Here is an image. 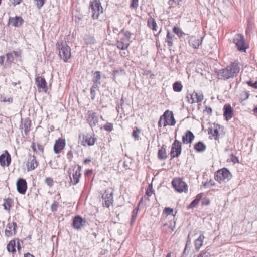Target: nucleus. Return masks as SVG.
Segmentation results:
<instances>
[{
    "label": "nucleus",
    "mask_w": 257,
    "mask_h": 257,
    "mask_svg": "<svg viewBox=\"0 0 257 257\" xmlns=\"http://www.w3.org/2000/svg\"><path fill=\"white\" fill-rule=\"evenodd\" d=\"M239 63L236 62H231L230 65L225 68L218 70L217 76L219 79L226 80L233 78L240 71Z\"/></svg>",
    "instance_id": "1"
},
{
    "label": "nucleus",
    "mask_w": 257,
    "mask_h": 257,
    "mask_svg": "<svg viewBox=\"0 0 257 257\" xmlns=\"http://www.w3.org/2000/svg\"><path fill=\"white\" fill-rule=\"evenodd\" d=\"M16 246L15 240H11L7 246V250L12 253L16 252L15 247Z\"/></svg>",
    "instance_id": "34"
},
{
    "label": "nucleus",
    "mask_w": 257,
    "mask_h": 257,
    "mask_svg": "<svg viewBox=\"0 0 257 257\" xmlns=\"http://www.w3.org/2000/svg\"><path fill=\"white\" fill-rule=\"evenodd\" d=\"M31 125V121L29 119L25 120L24 124V132L27 134L30 131V128Z\"/></svg>",
    "instance_id": "42"
},
{
    "label": "nucleus",
    "mask_w": 257,
    "mask_h": 257,
    "mask_svg": "<svg viewBox=\"0 0 257 257\" xmlns=\"http://www.w3.org/2000/svg\"><path fill=\"white\" fill-rule=\"evenodd\" d=\"M58 203L56 201H54L51 206V210L52 212H55L57 210Z\"/></svg>",
    "instance_id": "51"
},
{
    "label": "nucleus",
    "mask_w": 257,
    "mask_h": 257,
    "mask_svg": "<svg viewBox=\"0 0 257 257\" xmlns=\"http://www.w3.org/2000/svg\"><path fill=\"white\" fill-rule=\"evenodd\" d=\"M96 141V138L92 137L90 135H86L83 137V141L82 142V145L83 146H92L93 145Z\"/></svg>",
    "instance_id": "22"
},
{
    "label": "nucleus",
    "mask_w": 257,
    "mask_h": 257,
    "mask_svg": "<svg viewBox=\"0 0 257 257\" xmlns=\"http://www.w3.org/2000/svg\"><path fill=\"white\" fill-rule=\"evenodd\" d=\"M232 177V174L226 168H223L218 170L215 174V179L219 183L227 182L230 180Z\"/></svg>",
    "instance_id": "3"
},
{
    "label": "nucleus",
    "mask_w": 257,
    "mask_h": 257,
    "mask_svg": "<svg viewBox=\"0 0 257 257\" xmlns=\"http://www.w3.org/2000/svg\"><path fill=\"white\" fill-rule=\"evenodd\" d=\"M141 134V130L137 127L133 128L132 133V136L135 141H139L141 140L140 134Z\"/></svg>",
    "instance_id": "33"
},
{
    "label": "nucleus",
    "mask_w": 257,
    "mask_h": 257,
    "mask_svg": "<svg viewBox=\"0 0 257 257\" xmlns=\"http://www.w3.org/2000/svg\"><path fill=\"white\" fill-rule=\"evenodd\" d=\"M143 199V198L142 197L141 198V200L140 201L137 207L133 210V211L132 212V220H131L132 223H133L136 219V218L137 215L138 211L139 210V206L140 205L141 203H142Z\"/></svg>",
    "instance_id": "40"
},
{
    "label": "nucleus",
    "mask_w": 257,
    "mask_h": 257,
    "mask_svg": "<svg viewBox=\"0 0 257 257\" xmlns=\"http://www.w3.org/2000/svg\"><path fill=\"white\" fill-rule=\"evenodd\" d=\"M163 124V115H162L160 118V119L159 120V122H158V126L159 127H161L162 126V125Z\"/></svg>",
    "instance_id": "63"
},
{
    "label": "nucleus",
    "mask_w": 257,
    "mask_h": 257,
    "mask_svg": "<svg viewBox=\"0 0 257 257\" xmlns=\"http://www.w3.org/2000/svg\"><path fill=\"white\" fill-rule=\"evenodd\" d=\"M66 145V142L64 139L59 138L56 140L54 145V151L55 154H58L63 149Z\"/></svg>",
    "instance_id": "15"
},
{
    "label": "nucleus",
    "mask_w": 257,
    "mask_h": 257,
    "mask_svg": "<svg viewBox=\"0 0 257 257\" xmlns=\"http://www.w3.org/2000/svg\"><path fill=\"white\" fill-rule=\"evenodd\" d=\"M204 239V236L203 234H201L199 235L198 238L195 240V249L197 250H198L200 247L202 246L203 239Z\"/></svg>",
    "instance_id": "31"
},
{
    "label": "nucleus",
    "mask_w": 257,
    "mask_h": 257,
    "mask_svg": "<svg viewBox=\"0 0 257 257\" xmlns=\"http://www.w3.org/2000/svg\"><path fill=\"white\" fill-rule=\"evenodd\" d=\"M201 254L202 255V256H203V257H210V253L209 252H204L201 253Z\"/></svg>",
    "instance_id": "64"
},
{
    "label": "nucleus",
    "mask_w": 257,
    "mask_h": 257,
    "mask_svg": "<svg viewBox=\"0 0 257 257\" xmlns=\"http://www.w3.org/2000/svg\"><path fill=\"white\" fill-rule=\"evenodd\" d=\"M131 6L133 8H137L138 6V0H132Z\"/></svg>",
    "instance_id": "56"
},
{
    "label": "nucleus",
    "mask_w": 257,
    "mask_h": 257,
    "mask_svg": "<svg viewBox=\"0 0 257 257\" xmlns=\"http://www.w3.org/2000/svg\"><path fill=\"white\" fill-rule=\"evenodd\" d=\"M16 227H17V223L16 222L9 223L7 224V228L5 230L6 236H10L12 235V232L11 231L12 229L14 231V233L16 234Z\"/></svg>",
    "instance_id": "23"
},
{
    "label": "nucleus",
    "mask_w": 257,
    "mask_h": 257,
    "mask_svg": "<svg viewBox=\"0 0 257 257\" xmlns=\"http://www.w3.org/2000/svg\"><path fill=\"white\" fill-rule=\"evenodd\" d=\"M98 88V87H97L93 86H92L91 87V88L90 89V95H91V98L92 100L95 99V98L96 97V90H98V89H97Z\"/></svg>",
    "instance_id": "45"
},
{
    "label": "nucleus",
    "mask_w": 257,
    "mask_h": 257,
    "mask_svg": "<svg viewBox=\"0 0 257 257\" xmlns=\"http://www.w3.org/2000/svg\"><path fill=\"white\" fill-rule=\"evenodd\" d=\"M11 158L8 151H5V154L0 156V165L2 166H8L11 163Z\"/></svg>",
    "instance_id": "17"
},
{
    "label": "nucleus",
    "mask_w": 257,
    "mask_h": 257,
    "mask_svg": "<svg viewBox=\"0 0 257 257\" xmlns=\"http://www.w3.org/2000/svg\"><path fill=\"white\" fill-rule=\"evenodd\" d=\"M90 7L92 10L93 19H98L99 15L103 13V8L99 0H91Z\"/></svg>",
    "instance_id": "5"
},
{
    "label": "nucleus",
    "mask_w": 257,
    "mask_h": 257,
    "mask_svg": "<svg viewBox=\"0 0 257 257\" xmlns=\"http://www.w3.org/2000/svg\"><path fill=\"white\" fill-rule=\"evenodd\" d=\"M17 244H16L18 250L20 251L21 249V245L23 243V242L22 240H20L19 239H17Z\"/></svg>",
    "instance_id": "60"
},
{
    "label": "nucleus",
    "mask_w": 257,
    "mask_h": 257,
    "mask_svg": "<svg viewBox=\"0 0 257 257\" xmlns=\"http://www.w3.org/2000/svg\"><path fill=\"white\" fill-rule=\"evenodd\" d=\"M127 38L126 37L125 38L121 39V41H118L117 42V47L119 49H121L122 51H124L125 50H127L128 47V43L127 42ZM127 52H125L124 51H122L120 52V54L122 56L124 57L127 53L128 52V51L126 50Z\"/></svg>",
    "instance_id": "16"
},
{
    "label": "nucleus",
    "mask_w": 257,
    "mask_h": 257,
    "mask_svg": "<svg viewBox=\"0 0 257 257\" xmlns=\"http://www.w3.org/2000/svg\"><path fill=\"white\" fill-rule=\"evenodd\" d=\"M17 189L19 193L21 194H25L27 189V185L26 180L22 178H19L17 181Z\"/></svg>",
    "instance_id": "14"
},
{
    "label": "nucleus",
    "mask_w": 257,
    "mask_h": 257,
    "mask_svg": "<svg viewBox=\"0 0 257 257\" xmlns=\"http://www.w3.org/2000/svg\"><path fill=\"white\" fill-rule=\"evenodd\" d=\"M103 128L107 131L111 132L113 129V125L112 123L107 122L103 126Z\"/></svg>",
    "instance_id": "48"
},
{
    "label": "nucleus",
    "mask_w": 257,
    "mask_h": 257,
    "mask_svg": "<svg viewBox=\"0 0 257 257\" xmlns=\"http://www.w3.org/2000/svg\"><path fill=\"white\" fill-rule=\"evenodd\" d=\"M248 86H251L254 88H257V81L253 83L251 81H249L247 82Z\"/></svg>",
    "instance_id": "58"
},
{
    "label": "nucleus",
    "mask_w": 257,
    "mask_h": 257,
    "mask_svg": "<svg viewBox=\"0 0 257 257\" xmlns=\"http://www.w3.org/2000/svg\"><path fill=\"white\" fill-rule=\"evenodd\" d=\"M45 182L49 187H52L53 185L54 181L50 177L46 178Z\"/></svg>",
    "instance_id": "50"
},
{
    "label": "nucleus",
    "mask_w": 257,
    "mask_h": 257,
    "mask_svg": "<svg viewBox=\"0 0 257 257\" xmlns=\"http://www.w3.org/2000/svg\"><path fill=\"white\" fill-rule=\"evenodd\" d=\"M231 161L234 163H238L239 162V160L238 159V158L234 155L233 154H231Z\"/></svg>",
    "instance_id": "59"
},
{
    "label": "nucleus",
    "mask_w": 257,
    "mask_h": 257,
    "mask_svg": "<svg viewBox=\"0 0 257 257\" xmlns=\"http://www.w3.org/2000/svg\"><path fill=\"white\" fill-rule=\"evenodd\" d=\"M56 48L59 51V55L64 62H67L71 57V49L66 42L58 41L56 43Z\"/></svg>",
    "instance_id": "2"
},
{
    "label": "nucleus",
    "mask_w": 257,
    "mask_h": 257,
    "mask_svg": "<svg viewBox=\"0 0 257 257\" xmlns=\"http://www.w3.org/2000/svg\"><path fill=\"white\" fill-rule=\"evenodd\" d=\"M102 198L104 200L103 204L106 207H109L113 202V191L110 188L105 190L102 194Z\"/></svg>",
    "instance_id": "11"
},
{
    "label": "nucleus",
    "mask_w": 257,
    "mask_h": 257,
    "mask_svg": "<svg viewBox=\"0 0 257 257\" xmlns=\"http://www.w3.org/2000/svg\"><path fill=\"white\" fill-rule=\"evenodd\" d=\"M113 79L116 80L117 79L121 78L122 77L126 76L125 71L123 69L115 70L113 71L112 73Z\"/></svg>",
    "instance_id": "25"
},
{
    "label": "nucleus",
    "mask_w": 257,
    "mask_h": 257,
    "mask_svg": "<svg viewBox=\"0 0 257 257\" xmlns=\"http://www.w3.org/2000/svg\"><path fill=\"white\" fill-rule=\"evenodd\" d=\"M233 43L235 44L237 50L241 52H246L247 49L246 45L245 43L244 36L241 34L235 35Z\"/></svg>",
    "instance_id": "6"
},
{
    "label": "nucleus",
    "mask_w": 257,
    "mask_h": 257,
    "mask_svg": "<svg viewBox=\"0 0 257 257\" xmlns=\"http://www.w3.org/2000/svg\"><path fill=\"white\" fill-rule=\"evenodd\" d=\"M172 185L175 190L178 192L187 191V185L180 178H174L172 181Z\"/></svg>",
    "instance_id": "7"
},
{
    "label": "nucleus",
    "mask_w": 257,
    "mask_h": 257,
    "mask_svg": "<svg viewBox=\"0 0 257 257\" xmlns=\"http://www.w3.org/2000/svg\"><path fill=\"white\" fill-rule=\"evenodd\" d=\"M203 195V194L202 193H201L200 194H198L196 195V196L195 197V199L198 201V202H199L200 200H201V199L202 198V196Z\"/></svg>",
    "instance_id": "62"
},
{
    "label": "nucleus",
    "mask_w": 257,
    "mask_h": 257,
    "mask_svg": "<svg viewBox=\"0 0 257 257\" xmlns=\"http://www.w3.org/2000/svg\"><path fill=\"white\" fill-rule=\"evenodd\" d=\"M182 88L183 85L180 81H176L173 84V89L175 92H180Z\"/></svg>",
    "instance_id": "38"
},
{
    "label": "nucleus",
    "mask_w": 257,
    "mask_h": 257,
    "mask_svg": "<svg viewBox=\"0 0 257 257\" xmlns=\"http://www.w3.org/2000/svg\"><path fill=\"white\" fill-rule=\"evenodd\" d=\"M209 133H211L215 137V139H217V137L218 135H219V132L217 129L214 130L213 132H212V130H209L208 131Z\"/></svg>",
    "instance_id": "53"
},
{
    "label": "nucleus",
    "mask_w": 257,
    "mask_h": 257,
    "mask_svg": "<svg viewBox=\"0 0 257 257\" xmlns=\"http://www.w3.org/2000/svg\"><path fill=\"white\" fill-rule=\"evenodd\" d=\"M166 42L167 43L169 47H171L173 45V36L171 35L169 31H168L167 34V40Z\"/></svg>",
    "instance_id": "44"
},
{
    "label": "nucleus",
    "mask_w": 257,
    "mask_h": 257,
    "mask_svg": "<svg viewBox=\"0 0 257 257\" xmlns=\"http://www.w3.org/2000/svg\"><path fill=\"white\" fill-rule=\"evenodd\" d=\"M249 96V94L248 92H246V91H244L243 92V93L241 94V97L242 99H243L244 100H245V99H247L248 98Z\"/></svg>",
    "instance_id": "57"
},
{
    "label": "nucleus",
    "mask_w": 257,
    "mask_h": 257,
    "mask_svg": "<svg viewBox=\"0 0 257 257\" xmlns=\"http://www.w3.org/2000/svg\"><path fill=\"white\" fill-rule=\"evenodd\" d=\"M36 84L38 87L43 89H46V82L44 78L38 77L36 78Z\"/></svg>",
    "instance_id": "28"
},
{
    "label": "nucleus",
    "mask_w": 257,
    "mask_h": 257,
    "mask_svg": "<svg viewBox=\"0 0 257 257\" xmlns=\"http://www.w3.org/2000/svg\"><path fill=\"white\" fill-rule=\"evenodd\" d=\"M187 101L190 104L199 103L202 101L204 99L203 93L201 91L195 92L192 94H188L186 96Z\"/></svg>",
    "instance_id": "8"
},
{
    "label": "nucleus",
    "mask_w": 257,
    "mask_h": 257,
    "mask_svg": "<svg viewBox=\"0 0 257 257\" xmlns=\"http://www.w3.org/2000/svg\"><path fill=\"white\" fill-rule=\"evenodd\" d=\"M0 101L12 103L13 102V98L12 97H7L5 95H0Z\"/></svg>",
    "instance_id": "46"
},
{
    "label": "nucleus",
    "mask_w": 257,
    "mask_h": 257,
    "mask_svg": "<svg viewBox=\"0 0 257 257\" xmlns=\"http://www.w3.org/2000/svg\"><path fill=\"white\" fill-rule=\"evenodd\" d=\"M173 31L174 33L177 34L179 37H182L185 35V34L182 31V30L178 27H174L173 28Z\"/></svg>",
    "instance_id": "43"
},
{
    "label": "nucleus",
    "mask_w": 257,
    "mask_h": 257,
    "mask_svg": "<svg viewBox=\"0 0 257 257\" xmlns=\"http://www.w3.org/2000/svg\"><path fill=\"white\" fill-rule=\"evenodd\" d=\"M203 195V194L202 193H201L200 194H198L196 195V196L195 197V199L198 201V202H199L200 200H201V199L202 198V196Z\"/></svg>",
    "instance_id": "61"
},
{
    "label": "nucleus",
    "mask_w": 257,
    "mask_h": 257,
    "mask_svg": "<svg viewBox=\"0 0 257 257\" xmlns=\"http://www.w3.org/2000/svg\"><path fill=\"white\" fill-rule=\"evenodd\" d=\"M84 40L86 45H92L95 43V39L93 36L90 35H86L84 37Z\"/></svg>",
    "instance_id": "37"
},
{
    "label": "nucleus",
    "mask_w": 257,
    "mask_h": 257,
    "mask_svg": "<svg viewBox=\"0 0 257 257\" xmlns=\"http://www.w3.org/2000/svg\"><path fill=\"white\" fill-rule=\"evenodd\" d=\"M199 203L198 201H197L195 199L193 200L191 203L188 205V208H193L197 206V205Z\"/></svg>",
    "instance_id": "52"
},
{
    "label": "nucleus",
    "mask_w": 257,
    "mask_h": 257,
    "mask_svg": "<svg viewBox=\"0 0 257 257\" xmlns=\"http://www.w3.org/2000/svg\"><path fill=\"white\" fill-rule=\"evenodd\" d=\"M38 165V163L36 161V157L34 156L30 155L27 163L28 171L34 170L37 167Z\"/></svg>",
    "instance_id": "19"
},
{
    "label": "nucleus",
    "mask_w": 257,
    "mask_h": 257,
    "mask_svg": "<svg viewBox=\"0 0 257 257\" xmlns=\"http://www.w3.org/2000/svg\"><path fill=\"white\" fill-rule=\"evenodd\" d=\"M169 224H168L167 223H165L163 224L164 226H168V227L171 229V231H174L175 225H176V219L175 218V217H174V219H169Z\"/></svg>",
    "instance_id": "39"
},
{
    "label": "nucleus",
    "mask_w": 257,
    "mask_h": 257,
    "mask_svg": "<svg viewBox=\"0 0 257 257\" xmlns=\"http://www.w3.org/2000/svg\"><path fill=\"white\" fill-rule=\"evenodd\" d=\"M37 1V6L39 9H40L44 4L45 0H36Z\"/></svg>",
    "instance_id": "55"
},
{
    "label": "nucleus",
    "mask_w": 257,
    "mask_h": 257,
    "mask_svg": "<svg viewBox=\"0 0 257 257\" xmlns=\"http://www.w3.org/2000/svg\"><path fill=\"white\" fill-rule=\"evenodd\" d=\"M87 121L91 127L96 125L98 122V116L96 113L89 110L87 113Z\"/></svg>",
    "instance_id": "12"
},
{
    "label": "nucleus",
    "mask_w": 257,
    "mask_h": 257,
    "mask_svg": "<svg viewBox=\"0 0 257 257\" xmlns=\"http://www.w3.org/2000/svg\"><path fill=\"white\" fill-rule=\"evenodd\" d=\"M10 4L14 7L20 5L23 0H9Z\"/></svg>",
    "instance_id": "49"
},
{
    "label": "nucleus",
    "mask_w": 257,
    "mask_h": 257,
    "mask_svg": "<svg viewBox=\"0 0 257 257\" xmlns=\"http://www.w3.org/2000/svg\"><path fill=\"white\" fill-rule=\"evenodd\" d=\"M215 185V182L212 180H210L209 181H206L204 183H203V186L205 188H210L212 186Z\"/></svg>",
    "instance_id": "47"
},
{
    "label": "nucleus",
    "mask_w": 257,
    "mask_h": 257,
    "mask_svg": "<svg viewBox=\"0 0 257 257\" xmlns=\"http://www.w3.org/2000/svg\"><path fill=\"white\" fill-rule=\"evenodd\" d=\"M153 194H154V190L153 188L152 184H151L149 185L146 191V194L147 196V197L144 196V198L145 199V200H147L149 202L150 200L148 197L151 196Z\"/></svg>",
    "instance_id": "36"
},
{
    "label": "nucleus",
    "mask_w": 257,
    "mask_h": 257,
    "mask_svg": "<svg viewBox=\"0 0 257 257\" xmlns=\"http://www.w3.org/2000/svg\"><path fill=\"white\" fill-rule=\"evenodd\" d=\"M202 205H208L210 204V200L208 198H204L201 202Z\"/></svg>",
    "instance_id": "54"
},
{
    "label": "nucleus",
    "mask_w": 257,
    "mask_h": 257,
    "mask_svg": "<svg viewBox=\"0 0 257 257\" xmlns=\"http://www.w3.org/2000/svg\"><path fill=\"white\" fill-rule=\"evenodd\" d=\"M182 146L181 142L177 140H175L174 142L172 145L171 150L170 152V156L171 158L178 157L180 156L181 153Z\"/></svg>",
    "instance_id": "9"
},
{
    "label": "nucleus",
    "mask_w": 257,
    "mask_h": 257,
    "mask_svg": "<svg viewBox=\"0 0 257 257\" xmlns=\"http://www.w3.org/2000/svg\"><path fill=\"white\" fill-rule=\"evenodd\" d=\"M81 166L74 165L68 170V174L71 182L73 185H76L79 181V178L81 176Z\"/></svg>",
    "instance_id": "4"
},
{
    "label": "nucleus",
    "mask_w": 257,
    "mask_h": 257,
    "mask_svg": "<svg viewBox=\"0 0 257 257\" xmlns=\"http://www.w3.org/2000/svg\"><path fill=\"white\" fill-rule=\"evenodd\" d=\"M12 199L10 198L5 199L4 203L3 204L4 209L7 211H9L11 207L12 206Z\"/></svg>",
    "instance_id": "41"
},
{
    "label": "nucleus",
    "mask_w": 257,
    "mask_h": 257,
    "mask_svg": "<svg viewBox=\"0 0 257 257\" xmlns=\"http://www.w3.org/2000/svg\"><path fill=\"white\" fill-rule=\"evenodd\" d=\"M86 220L81 216L77 215L73 218V227L77 229H81L86 224Z\"/></svg>",
    "instance_id": "13"
},
{
    "label": "nucleus",
    "mask_w": 257,
    "mask_h": 257,
    "mask_svg": "<svg viewBox=\"0 0 257 257\" xmlns=\"http://www.w3.org/2000/svg\"><path fill=\"white\" fill-rule=\"evenodd\" d=\"M166 146L163 145L161 148L159 150L158 153V157L160 160H165L167 158V156L166 151Z\"/></svg>",
    "instance_id": "29"
},
{
    "label": "nucleus",
    "mask_w": 257,
    "mask_h": 257,
    "mask_svg": "<svg viewBox=\"0 0 257 257\" xmlns=\"http://www.w3.org/2000/svg\"><path fill=\"white\" fill-rule=\"evenodd\" d=\"M23 22L22 18L19 16L10 17L9 19V25L16 27L21 26L23 24Z\"/></svg>",
    "instance_id": "18"
},
{
    "label": "nucleus",
    "mask_w": 257,
    "mask_h": 257,
    "mask_svg": "<svg viewBox=\"0 0 257 257\" xmlns=\"http://www.w3.org/2000/svg\"><path fill=\"white\" fill-rule=\"evenodd\" d=\"M147 25L153 31H156L157 30V25L154 18L152 17H150L149 18H148L147 21Z\"/></svg>",
    "instance_id": "30"
},
{
    "label": "nucleus",
    "mask_w": 257,
    "mask_h": 257,
    "mask_svg": "<svg viewBox=\"0 0 257 257\" xmlns=\"http://www.w3.org/2000/svg\"><path fill=\"white\" fill-rule=\"evenodd\" d=\"M195 150L198 153L203 152L206 149V145L202 141H199L194 145Z\"/></svg>",
    "instance_id": "27"
},
{
    "label": "nucleus",
    "mask_w": 257,
    "mask_h": 257,
    "mask_svg": "<svg viewBox=\"0 0 257 257\" xmlns=\"http://www.w3.org/2000/svg\"><path fill=\"white\" fill-rule=\"evenodd\" d=\"M163 213L166 215L167 219H174L175 215L173 214V209L169 207H166L164 209Z\"/></svg>",
    "instance_id": "32"
},
{
    "label": "nucleus",
    "mask_w": 257,
    "mask_h": 257,
    "mask_svg": "<svg viewBox=\"0 0 257 257\" xmlns=\"http://www.w3.org/2000/svg\"><path fill=\"white\" fill-rule=\"evenodd\" d=\"M224 116L227 120H230L233 116V109L230 104H225L223 107Z\"/></svg>",
    "instance_id": "21"
},
{
    "label": "nucleus",
    "mask_w": 257,
    "mask_h": 257,
    "mask_svg": "<svg viewBox=\"0 0 257 257\" xmlns=\"http://www.w3.org/2000/svg\"><path fill=\"white\" fill-rule=\"evenodd\" d=\"M189 43L191 46L194 49H198L199 46L202 44V39L196 38L194 36L190 37Z\"/></svg>",
    "instance_id": "24"
},
{
    "label": "nucleus",
    "mask_w": 257,
    "mask_h": 257,
    "mask_svg": "<svg viewBox=\"0 0 257 257\" xmlns=\"http://www.w3.org/2000/svg\"><path fill=\"white\" fill-rule=\"evenodd\" d=\"M163 126L167 125H174L176 121L174 118L172 112L166 110L163 115Z\"/></svg>",
    "instance_id": "10"
},
{
    "label": "nucleus",
    "mask_w": 257,
    "mask_h": 257,
    "mask_svg": "<svg viewBox=\"0 0 257 257\" xmlns=\"http://www.w3.org/2000/svg\"><path fill=\"white\" fill-rule=\"evenodd\" d=\"M6 56L7 61L5 64L4 67H10L14 60V56H13V54L11 53H7Z\"/></svg>",
    "instance_id": "35"
},
{
    "label": "nucleus",
    "mask_w": 257,
    "mask_h": 257,
    "mask_svg": "<svg viewBox=\"0 0 257 257\" xmlns=\"http://www.w3.org/2000/svg\"><path fill=\"white\" fill-rule=\"evenodd\" d=\"M101 76L100 74V72L96 71L94 73L93 78L92 79L93 85V86H96L99 87V86L101 84Z\"/></svg>",
    "instance_id": "26"
},
{
    "label": "nucleus",
    "mask_w": 257,
    "mask_h": 257,
    "mask_svg": "<svg viewBox=\"0 0 257 257\" xmlns=\"http://www.w3.org/2000/svg\"><path fill=\"white\" fill-rule=\"evenodd\" d=\"M194 138L193 133L191 131L187 130L182 136V142L184 144H191Z\"/></svg>",
    "instance_id": "20"
}]
</instances>
